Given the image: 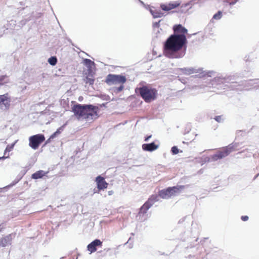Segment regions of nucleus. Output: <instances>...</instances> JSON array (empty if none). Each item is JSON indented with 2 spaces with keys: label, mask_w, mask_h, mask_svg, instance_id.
I'll list each match as a JSON object with an SVG mask.
<instances>
[{
  "label": "nucleus",
  "mask_w": 259,
  "mask_h": 259,
  "mask_svg": "<svg viewBox=\"0 0 259 259\" xmlns=\"http://www.w3.org/2000/svg\"><path fill=\"white\" fill-rule=\"evenodd\" d=\"M186 43V36L172 34L164 42L163 54L170 59L182 58L184 56L185 52L181 50Z\"/></svg>",
  "instance_id": "obj_1"
},
{
  "label": "nucleus",
  "mask_w": 259,
  "mask_h": 259,
  "mask_svg": "<svg viewBox=\"0 0 259 259\" xmlns=\"http://www.w3.org/2000/svg\"><path fill=\"white\" fill-rule=\"evenodd\" d=\"M71 109L78 119H94L98 117L99 108L93 105L76 104L71 107Z\"/></svg>",
  "instance_id": "obj_2"
},
{
  "label": "nucleus",
  "mask_w": 259,
  "mask_h": 259,
  "mask_svg": "<svg viewBox=\"0 0 259 259\" xmlns=\"http://www.w3.org/2000/svg\"><path fill=\"white\" fill-rule=\"evenodd\" d=\"M142 99L147 103H149L156 99L157 91L156 89L148 86H143L138 89Z\"/></svg>",
  "instance_id": "obj_3"
},
{
  "label": "nucleus",
  "mask_w": 259,
  "mask_h": 259,
  "mask_svg": "<svg viewBox=\"0 0 259 259\" xmlns=\"http://www.w3.org/2000/svg\"><path fill=\"white\" fill-rule=\"evenodd\" d=\"M185 188L184 186L168 187L159 192V196L163 199H168L179 193Z\"/></svg>",
  "instance_id": "obj_4"
},
{
  "label": "nucleus",
  "mask_w": 259,
  "mask_h": 259,
  "mask_svg": "<svg viewBox=\"0 0 259 259\" xmlns=\"http://www.w3.org/2000/svg\"><path fill=\"white\" fill-rule=\"evenodd\" d=\"M45 137L42 134H37L29 138V146L33 149L38 148L40 145L44 142Z\"/></svg>",
  "instance_id": "obj_5"
},
{
  "label": "nucleus",
  "mask_w": 259,
  "mask_h": 259,
  "mask_svg": "<svg viewBox=\"0 0 259 259\" xmlns=\"http://www.w3.org/2000/svg\"><path fill=\"white\" fill-rule=\"evenodd\" d=\"M126 79L124 76L120 75L109 74L107 76L105 82L108 84H114L117 83L123 84L126 82Z\"/></svg>",
  "instance_id": "obj_6"
},
{
  "label": "nucleus",
  "mask_w": 259,
  "mask_h": 259,
  "mask_svg": "<svg viewBox=\"0 0 259 259\" xmlns=\"http://www.w3.org/2000/svg\"><path fill=\"white\" fill-rule=\"evenodd\" d=\"M183 8L182 2L180 1L170 2L168 3L162 4L160 5V8L164 11H170L174 9Z\"/></svg>",
  "instance_id": "obj_7"
},
{
  "label": "nucleus",
  "mask_w": 259,
  "mask_h": 259,
  "mask_svg": "<svg viewBox=\"0 0 259 259\" xmlns=\"http://www.w3.org/2000/svg\"><path fill=\"white\" fill-rule=\"evenodd\" d=\"M157 200V196H152L141 207L139 211V215L146 213L148 210L152 206L155 202Z\"/></svg>",
  "instance_id": "obj_8"
},
{
  "label": "nucleus",
  "mask_w": 259,
  "mask_h": 259,
  "mask_svg": "<svg viewBox=\"0 0 259 259\" xmlns=\"http://www.w3.org/2000/svg\"><path fill=\"white\" fill-rule=\"evenodd\" d=\"M11 98L8 93L0 95V108L8 109L10 106Z\"/></svg>",
  "instance_id": "obj_9"
},
{
  "label": "nucleus",
  "mask_w": 259,
  "mask_h": 259,
  "mask_svg": "<svg viewBox=\"0 0 259 259\" xmlns=\"http://www.w3.org/2000/svg\"><path fill=\"white\" fill-rule=\"evenodd\" d=\"M230 152L229 149L227 148H223L219 151H218L216 153L212 155L211 156V158L213 160H218L219 159H222L224 157L228 156Z\"/></svg>",
  "instance_id": "obj_10"
},
{
  "label": "nucleus",
  "mask_w": 259,
  "mask_h": 259,
  "mask_svg": "<svg viewBox=\"0 0 259 259\" xmlns=\"http://www.w3.org/2000/svg\"><path fill=\"white\" fill-rule=\"evenodd\" d=\"M97 188L99 190H104L107 188L108 184L106 182L105 179L100 176H98L96 179Z\"/></svg>",
  "instance_id": "obj_11"
},
{
  "label": "nucleus",
  "mask_w": 259,
  "mask_h": 259,
  "mask_svg": "<svg viewBox=\"0 0 259 259\" xmlns=\"http://www.w3.org/2000/svg\"><path fill=\"white\" fill-rule=\"evenodd\" d=\"M102 245V241H101L99 239H95L88 245L87 248L91 253H93L97 250V246L101 247Z\"/></svg>",
  "instance_id": "obj_12"
},
{
  "label": "nucleus",
  "mask_w": 259,
  "mask_h": 259,
  "mask_svg": "<svg viewBox=\"0 0 259 259\" xmlns=\"http://www.w3.org/2000/svg\"><path fill=\"white\" fill-rule=\"evenodd\" d=\"M173 30L174 32V35H183L186 36L188 32L187 30L181 24L174 26Z\"/></svg>",
  "instance_id": "obj_13"
},
{
  "label": "nucleus",
  "mask_w": 259,
  "mask_h": 259,
  "mask_svg": "<svg viewBox=\"0 0 259 259\" xmlns=\"http://www.w3.org/2000/svg\"><path fill=\"white\" fill-rule=\"evenodd\" d=\"M12 241V238L11 234L2 238L0 240V248L11 245Z\"/></svg>",
  "instance_id": "obj_14"
},
{
  "label": "nucleus",
  "mask_w": 259,
  "mask_h": 259,
  "mask_svg": "<svg viewBox=\"0 0 259 259\" xmlns=\"http://www.w3.org/2000/svg\"><path fill=\"white\" fill-rule=\"evenodd\" d=\"M142 147L144 151L151 152L156 150L158 148V145L152 142L150 144H144L142 145Z\"/></svg>",
  "instance_id": "obj_15"
},
{
  "label": "nucleus",
  "mask_w": 259,
  "mask_h": 259,
  "mask_svg": "<svg viewBox=\"0 0 259 259\" xmlns=\"http://www.w3.org/2000/svg\"><path fill=\"white\" fill-rule=\"evenodd\" d=\"M48 172H45L43 170H38L33 174L31 176V178L33 179H38L42 178L44 176H45Z\"/></svg>",
  "instance_id": "obj_16"
},
{
  "label": "nucleus",
  "mask_w": 259,
  "mask_h": 259,
  "mask_svg": "<svg viewBox=\"0 0 259 259\" xmlns=\"http://www.w3.org/2000/svg\"><path fill=\"white\" fill-rule=\"evenodd\" d=\"M83 80L87 84L93 85L94 83L95 79L93 74H89Z\"/></svg>",
  "instance_id": "obj_17"
},
{
  "label": "nucleus",
  "mask_w": 259,
  "mask_h": 259,
  "mask_svg": "<svg viewBox=\"0 0 259 259\" xmlns=\"http://www.w3.org/2000/svg\"><path fill=\"white\" fill-rule=\"evenodd\" d=\"M83 64L89 68V70H91L93 67L95 66L94 62L92 61L89 59H84L83 61Z\"/></svg>",
  "instance_id": "obj_18"
},
{
  "label": "nucleus",
  "mask_w": 259,
  "mask_h": 259,
  "mask_svg": "<svg viewBox=\"0 0 259 259\" xmlns=\"http://www.w3.org/2000/svg\"><path fill=\"white\" fill-rule=\"evenodd\" d=\"M152 14L154 18H160L163 16V14L161 12L157 10L152 12Z\"/></svg>",
  "instance_id": "obj_19"
},
{
  "label": "nucleus",
  "mask_w": 259,
  "mask_h": 259,
  "mask_svg": "<svg viewBox=\"0 0 259 259\" xmlns=\"http://www.w3.org/2000/svg\"><path fill=\"white\" fill-rule=\"evenodd\" d=\"M57 59L56 57H51L48 59V62L52 65H55L56 64Z\"/></svg>",
  "instance_id": "obj_20"
},
{
  "label": "nucleus",
  "mask_w": 259,
  "mask_h": 259,
  "mask_svg": "<svg viewBox=\"0 0 259 259\" xmlns=\"http://www.w3.org/2000/svg\"><path fill=\"white\" fill-rule=\"evenodd\" d=\"M222 13L221 11H219L213 15L212 18L215 20H219L222 18Z\"/></svg>",
  "instance_id": "obj_21"
},
{
  "label": "nucleus",
  "mask_w": 259,
  "mask_h": 259,
  "mask_svg": "<svg viewBox=\"0 0 259 259\" xmlns=\"http://www.w3.org/2000/svg\"><path fill=\"white\" fill-rule=\"evenodd\" d=\"M13 146H14V145H8L5 150V152H4V156H6V153L7 152H10L11 151L13 148Z\"/></svg>",
  "instance_id": "obj_22"
},
{
  "label": "nucleus",
  "mask_w": 259,
  "mask_h": 259,
  "mask_svg": "<svg viewBox=\"0 0 259 259\" xmlns=\"http://www.w3.org/2000/svg\"><path fill=\"white\" fill-rule=\"evenodd\" d=\"M171 151L173 154H177L179 151L177 146L172 147L171 148Z\"/></svg>",
  "instance_id": "obj_23"
},
{
  "label": "nucleus",
  "mask_w": 259,
  "mask_h": 259,
  "mask_svg": "<svg viewBox=\"0 0 259 259\" xmlns=\"http://www.w3.org/2000/svg\"><path fill=\"white\" fill-rule=\"evenodd\" d=\"M214 119L217 122H221L222 121V120H223L222 116H221V115L217 116L215 117Z\"/></svg>",
  "instance_id": "obj_24"
},
{
  "label": "nucleus",
  "mask_w": 259,
  "mask_h": 259,
  "mask_svg": "<svg viewBox=\"0 0 259 259\" xmlns=\"http://www.w3.org/2000/svg\"><path fill=\"white\" fill-rule=\"evenodd\" d=\"M227 3H228L229 5H234L235 4L237 0H226Z\"/></svg>",
  "instance_id": "obj_25"
},
{
  "label": "nucleus",
  "mask_w": 259,
  "mask_h": 259,
  "mask_svg": "<svg viewBox=\"0 0 259 259\" xmlns=\"http://www.w3.org/2000/svg\"><path fill=\"white\" fill-rule=\"evenodd\" d=\"M241 220L243 221H246L248 220V217L247 215H243L241 217Z\"/></svg>",
  "instance_id": "obj_26"
},
{
  "label": "nucleus",
  "mask_w": 259,
  "mask_h": 259,
  "mask_svg": "<svg viewBox=\"0 0 259 259\" xmlns=\"http://www.w3.org/2000/svg\"><path fill=\"white\" fill-rule=\"evenodd\" d=\"M57 135H56L55 133H53L50 137V139L54 138Z\"/></svg>",
  "instance_id": "obj_27"
},
{
  "label": "nucleus",
  "mask_w": 259,
  "mask_h": 259,
  "mask_svg": "<svg viewBox=\"0 0 259 259\" xmlns=\"http://www.w3.org/2000/svg\"><path fill=\"white\" fill-rule=\"evenodd\" d=\"M152 136L151 135H150V136H147V137H146V138L145 139V141H148L149 140V139L151 138Z\"/></svg>",
  "instance_id": "obj_28"
},
{
  "label": "nucleus",
  "mask_w": 259,
  "mask_h": 259,
  "mask_svg": "<svg viewBox=\"0 0 259 259\" xmlns=\"http://www.w3.org/2000/svg\"><path fill=\"white\" fill-rule=\"evenodd\" d=\"M9 157V155L8 156H3L2 157H0V160L5 159Z\"/></svg>",
  "instance_id": "obj_29"
},
{
  "label": "nucleus",
  "mask_w": 259,
  "mask_h": 259,
  "mask_svg": "<svg viewBox=\"0 0 259 259\" xmlns=\"http://www.w3.org/2000/svg\"><path fill=\"white\" fill-rule=\"evenodd\" d=\"M6 77V75H3V76H0V81H3Z\"/></svg>",
  "instance_id": "obj_30"
},
{
  "label": "nucleus",
  "mask_w": 259,
  "mask_h": 259,
  "mask_svg": "<svg viewBox=\"0 0 259 259\" xmlns=\"http://www.w3.org/2000/svg\"><path fill=\"white\" fill-rule=\"evenodd\" d=\"M123 89V85H121L120 87H119L118 88V91H121Z\"/></svg>",
  "instance_id": "obj_31"
},
{
  "label": "nucleus",
  "mask_w": 259,
  "mask_h": 259,
  "mask_svg": "<svg viewBox=\"0 0 259 259\" xmlns=\"http://www.w3.org/2000/svg\"><path fill=\"white\" fill-rule=\"evenodd\" d=\"M55 133L56 134V135H59L60 134V130L58 129L56 131V132H55Z\"/></svg>",
  "instance_id": "obj_32"
},
{
  "label": "nucleus",
  "mask_w": 259,
  "mask_h": 259,
  "mask_svg": "<svg viewBox=\"0 0 259 259\" xmlns=\"http://www.w3.org/2000/svg\"><path fill=\"white\" fill-rule=\"evenodd\" d=\"M50 139H50V138H49V139L46 141V144H47V143H48L49 142V141H50Z\"/></svg>",
  "instance_id": "obj_33"
},
{
  "label": "nucleus",
  "mask_w": 259,
  "mask_h": 259,
  "mask_svg": "<svg viewBox=\"0 0 259 259\" xmlns=\"http://www.w3.org/2000/svg\"><path fill=\"white\" fill-rule=\"evenodd\" d=\"M108 193H109V195H111L112 193V191H109Z\"/></svg>",
  "instance_id": "obj_34"
},
{
  "label": "nucleus",
  "mask_w": 259,
  "mask_h": 259,
  "mask_svg": "<svg viewBox=\"0 0 259 259\" xmlns=\"http://www.w3.org/2000/svg\"><path fill=\"white\" fill-rule=\"evenodd\" d=\"M1 230H2V229L0 228V232L1 231Z\"/></svg>",
  "instance_id": "obj_35"
}]
</instances>
